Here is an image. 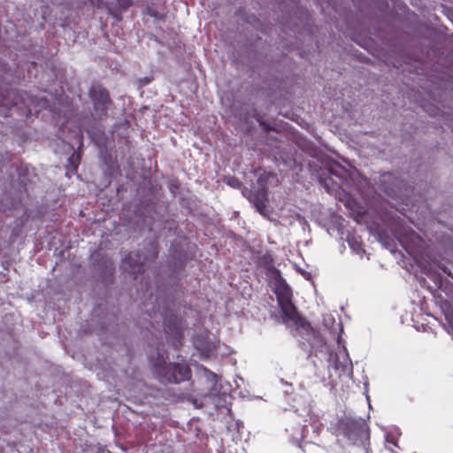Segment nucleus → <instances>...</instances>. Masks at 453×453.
<instances>
[{
    "instance_id": "nucleus-1",
    "label": "nucleus",
    "mask_w": 453,
    "mask_h": 453,
    "mask_svg": "<svg viewBox=\"0 0 453 453\" xmlns=\"http://www.w3.org/2000/svg\"><path fill=\"white\" fill-rule=\"evenodd\" d=\"M274 292L281 310L283 323L288 326H303L304 321L299 316L292 303V290L280 275H278L274 282Z\"/></svg>"
},
{
    "instance_id": "nucleus-2",
    "label": "nucleus",
    "mask_w": 453,
    "mask_h": 453,
    "mask_svg": "<svg viewBox=\"0 0 453 453\" xmlns=\"http://www.w3.org/2000/svg\"><path fill=\"white\" fill-rule=\"evenodd\" d=\"M154 368L162 382L180 383L188 380L191 375L190 369L183 359L166 365L162 354H158Z\"/></svg>"
},
{
    "instance_id": "nucleus-3",
    "label": "nucleus",
    "mask_w": 453,
    "mask_h": 453,
    "mask_svg": "<svg viewBox=\"0 0 453 453\" xmlns=\"http://www.w3.org/2000/svg\"><path fill=\"white\" fill-rule=\"evenodd\" d=\"M339 429L352 444L364 443L369 438L367 425L361 418H342L339 421Z\"/></svg>"
},
{
    "instance_id": "nucleus-4",
    "label": "nucleus",
    "mask_w": 453,
    "mask_h": 453,
    "mask_svg": "<svg viewBox=\"0 0 453 453\" xmlns=\"http://www.w3.org/2000/svg\"><path fill=\"white\" fill-rule=\"evenodd\" d=\"M165 331L169 338L173 337V344L176 346L180 342L184 325L181 319L176 316H169L164 321Z\"/></svg>"
},
{
    "instance_id": "nucleus-5",
    "label": "nucleus",
    "mask_w": 453,
    "mask_h": 453,
    "mask_svg": "<svg viewBox=\"0 0 453 453\" xmlns=\"http://www.w3.org/2000/svg\"><path fill=\"white\" fill-rule=\"evenodd\" d=\"M330 364L335 370H340L344 373H352V363L345 347H342L334 356L330 355Z\"/></svg>"
},
{
    "instance_id": "nucleus-6",
    "label": "nucleus",
    "mask_w": 453,
    "mask_h": 453,
    "mask_svg": "<svg viewBox=\"0 0 453 453\" xmlns=\"http://www.w3.org/2000/svg\"><path fill=\"white\" fill-rule=\"evenodd\" d=\"M94 103L95 111L98 116L105 114L110 98L107 91L100 87H93L89 92Z\"/></svg>"
},
{
    "instance_id": "nucleus-7",
    "label": "nucleus",
    "mask_w": 453,
    "mask_h": 453,
    "mask_svg": "<svg viewBox=\"0 0 453 453\" xmlns=\"http://www.w3.org/2000/svg\"><path fill=\"white\" fill-rule=\"evenodd\" d=\"M135 257H137V258H134L133 254H130L125 260H123L122 266L126 269V265H128L132 273H135L136 271L140 272L141 266L143 265L146 261L154 260L156 258L157 252L155 247L151 244L148 254L142 258L139 255H135Z\"/></svg>"
},
{
    "instance_id": "nucleus-8",
    "label": "nucleus",
    "mask_w": 453,
    "mask_h": 453,
    "mask_svg": "<svg viewBox=\"0 0 453 453\" xmlns=\"http://www.w3.org/2000/svg\"><path fill=\"white\" fill-rule=\"evenodd\" d=\"M205 372L207 373L208 380L211 383V388L208 396L211 398L212 403L216 406V408H219L226 403V398L229 397V395L226 393V391H224L222 393H219L218 391V376L215 373L211 372L206 369Z\"/></svg>"
},
{
    "instance_id": "nucleus-9",
    "label": "nucleus",
    "mask_w": 453,
    "mask_h": 453,
    "mask_svg": "<svg viewBox=\"0 0 453 453\" xmlns=\"http://www.w3.org/2000/svg\"><path fill=\"white\" fill-rule=\"evenodd\" d=\"M194 346L202 357H211L217 349V343L211 341L208 335H200L194 339Z\"/></svg>"
},
{
    "instance_id": "nucleus-10",
    "label": "nucleus",
    "mask_w": 453,
    "mask_h": 453,
    "mask_svg": "<svg viewBox=\"0 0 453 453\" xmlns=\"http://www.w3.org/2000/svg\"><path fill=\"white\" fill-rule=\"evenodd\" d=\"M249 199L254 203L255 207L261 214H265L266 192L264 188L257 194L250 195Z\"/></svg>"
},
{
    "instance_id": "nucleus-11",
    "label": "nucleus",
    "mask_w": 453,
    "mask_h": 453,
    "mask_svg": "<svg viewBox=\"0 0 453 453\" xmlns=\"http://www.w3.org/2000/svg\"><path fill=\"white\" fill-rule=\"evenodd\" d=\"M348 242H349V245L350 249L354 252L358 254L360 256V257H362L364 250L362 249L361 243L357 240V238L354 237V236L350 237V238L348 239Z\"/></svg>"
},
{
    "instance_id": "nucleus-12",
    "label": "nucleus",
    "mask_w": 453,
    "mask_h": 453,
    "mask_svg": "<svg viewBox=\"0 0 453 453\" xmlns=\"http://www.w3.org/2000/svg\"><path fill=\"white\" fill-rule=\"evenodd\" d=\"M228 184L233 187H235V186H239V181L237 180L234 179L232 180H229Z\"/></svg>"
},
{
    "instance_id": "nucleus-13",
    "label": "nucleus",
    "mask_w": 453,
    "mask_h": 453,
    "mask_svg": "<svg viewBox=\"0 0 453 453\" xmlns=\"http://www.w3.org/2000/svg\"><path fill=\"white\" fill-rule=\"evenodd\" d=\"M149 12H150V16H155V17H157V18L158 17V16H157V15H156L154 12H152L150 10H149Z\"/></svg>"
},
{
    "instance_id": "nucleus-14",
    "label": "nucleus",
    "mask_w": 453,
    "mask_h": 453,
    "mask_svg": "<svg viewBox=\"0 0 453 453\" xmlns=\"http://www.w3.org/2000/svg\"><path fill=\"white\" fill-rule=\"evenodd\" d=\"M128 3H129V2H127V1H125V2H124V4H125V7H127V6L128 5V4H128Z\"/></svg>"
}]
</instances>
